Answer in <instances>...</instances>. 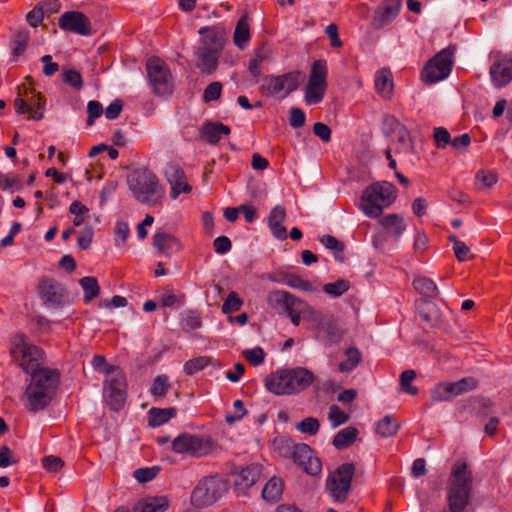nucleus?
<instances>
[{
  "instance_id": "nucleus-34",
  "label": "nucleus",
  "mask_w": 512,
  "mask_h": 512,
  "mask_svg": "<svg viewBox=\"0 0 512 512\" xmlns=\"http://www.w3.org/2000/svg\"><path fill=\"white\" fill-rule=\"evenodd\" d=\"M177 410L174 407L156 408L153 407L148 411V425L150 427H159L174 418Z\"/></svg>"
},
{
  "instance_id": "nucleus-49",
  "label": "nucleus",
  "mask_w": 512,
  "mask_h": 512,
  "mask_svg": "<svg viewBox=\"0 0 512 512\" xmlns=\"http://www.w3.org/2000/svg\"><path fill=\"white\" fill-rule=\"evenodd\" d=\"M350 288V283L344 279H338L333 283H327L323 286V291L331 296L339 297Z\"/></svg>"
},
{
  "instance_id": "nucleus-28",
  "label": "nucleus",
  "mask_w": 512,
  "mask_h": 512,
  "mask_svg": "<svg viewBox=\"0 0 512 512\" xmlns=\"http://www.w3.org/2000/svg\"><path fill=\"white\" fill-rule=\"evenodd\" d=\"M284 491V481L278 476L271 477L264 485L262 490V498L271 503L278 502Z\"/></svg>"
},
{
  "instance_id": "nucleus-60",
  "label": "nucleus",
  "mask_w": 512,
  "mask_h": 512,
  "mask_svg": "<svg viewBox=\"0 0 512 512\" xmlns=\"http://www.w3.org/2000/svg\"><path fill=\"white\" fill-rule=\"evenodd\" d=\"M44 7L45 6H42V2H40L28 12L26 20L32 27H37L43 21L45 15Z\"/></svg>"
},
{
  "instance_id": "nucleus-11",
  "label": "nucleus",
  "mask_w": 512,
  "mask_h": 512,
  "mask_svg": "<svg viewBox=\"0 0 512 512\" xmlns=\"http://www.w3.org/2000/svg\"><path fill=\"white\" fill-rule=\"evenodd\" d=\"M18 95L14 100L16 113L23 115L29 113V119L39 121L44 117L46 98L41 92H36L34 87H18Z\"/></svg>"
},
{
  "instance_id": "nucleus-62",
  "label": "nucleus",
  "mask_w": 512,
  "mask_h": 512,
  "mask_svg": "<svg viewBox=\"0 0 512 512\" xmlns=\"http://www.w3.org/2000/svg\"><path fill=\"white\" fill-rule=\"evenodd\" d=\"M433 138L437 148H445L451 142L450 133L444 127L434 128Z\"/></svg>"
},
{
  "instance_id": "nucleus-24",
  "label": "nucleus",
  "mask_w": 512,
  "mask_h": 512,
  "mask_svg": "<svg viewBox=\"0 0 512 512\" xmlns=\"http://www.w3.org/2000/svg\"><path fill=\"white\" fill-rule=\"evenodd\" d=\"M231 134V128L222 122H214L207 120L203 123L199 130L201 140L211 145H217L222 135L228 136Z\"/></svg>"
},
{
  "instance_id": "nucleus-35",
  "label": "nucleus",
  "mask_w": 512,
  "mask_h": 512,
  "mask_svg": "<svg viewBox=\"0 0 512 512\" xmlns=\"http://www.w3.org/2000/svg\"><path fill=\"white\" fill-rule=\"evenodd\" d=\"M413 287L426 299H434L439 295V290L434 281L426 276L415 277Z\"/></svg>"
},
{
  "instance_id": "nucleus-25",
  "label": "nucleus",
  "mask_w": 512,
  "mask_h": 512,
  "mask_svg": "<svg viewBox=\"0 0 512 512\" xmlns=\"http://www.w3.org/2000/svg\"><path fill=\"white\" fill-rule=\"evenodd\" d=\"M220 51L216 49L200 47L197 52V58L200 61L198 67L203 73L212 74L218 67V61L221 56Z\"/></svg>"
},
{
  "instance_id": "nucleus-47",
  "label": "nucleus",
  "mask_w": 512,
  "mask_h": 512,
  "mask_svg": "<svg viewBox=\"0 0 512 512\" xmlns=\"http://www.w3.org/2000/svg\"><path fill=\"white\" fill-rule=\"evenodd\" d=\"M170 387L168 376L158 375L153 381L150 392L154 398H162L167 394Z\"/></svg>"
},
{
  "instance_id": "nucleus-31",
  "label": "nucleus",
  "mask_w": 512,
  "mask_h": 512,
  "mask_svg": "<svg viewBox=\"0 0 512 512\" xmlns=\"http://www.w3.org/2000/svg\"><path fill=\"white\" fill-rule=\"evenodd\" d=\"M312 319L317 322L318 327L322 329L330 339H334L340 336L339 327L333 316L323 315L318 311H312Z\"/></svg>"
},
{
  "instance_id": "nucleus-26",
  "label": "nucleus",
  "mask_w": 512,
  "mask_h": 512,
  "mask_svg": "<svg viewBox=\"0 0 512 512\" xmlns=\"http://www.w3.org/2000/svg\"><path fill=\"white\" fill-rule=\"evenodd\" d=\"M168 505L165 496L148 497L138 501L133 507V512H164Z\"/></svg>"
},
{
  "instance_id": "nucleus-38",
  "label": "nucleus",
  "mask_w": 512,
  "mask_h": 512,
  "mask_svg": "<svg viewBox=\"0 0 512 512\" xmlns=\"http://www.w3.org/2000/svg\"><path fill=\"white\" fill-rule=\"evenodd\" d=\"M327 90V84L317 83L308 81L305 88V101L307 104H318L320 103Z\"/></svg>"
},
{
  "instance_id": "nucleus-36",
  "label": "nucleus",
  "mask_w": 512,
  "mask_h": 512,
  "mask_svg": "<svg viewBox=\"0 0 512 512\" xmlns=\"http://www.w3.org/2000/svg\"><path fill=\"white\" fill-rule=\"evenodd\" d=\"M359 434L356 427L349 426L341 429L333 438L332 444L338 450H343L350 447Z\"/></svg>"
},
{
  "instance_id": "nucleus-42",
  "label": "nucleus",
  "mask_w": 512,
  "mask_h": 512,
  "mask_svg": "<svg viewBox=\"0 0 512 512\" xmlns=\"http://www.w3.org/2000/svg\"><path fill=\"white\" fill-rule=\"evenodd\" d=\"M328 68L325 60L319 59L313 62L308 81L327 84Z\"/></svg>"
},
{
  "instance_id": "nucleus-46",
  "label": "nucleus",
  "mask_w": 512,
  "mask_h": 512,
  "mask_svg": "<svg viewBox=\"0 0 512 512\" xmlns=\"http://www.w3.org/2000/svg\"><path fill=\"white\" fill-rule=\"evenodd\" d=\"M419 316L425 323L430 326H436L439 322V316L435 309V305L428 304L426 301L423 302L422 306H419Z\"/></svg>"
},
{
  "instance_id": "nucleus-6",
  "label": "nucleus",
  "mask_w": 512,
  "mask_h": 512,
  "mask_svg": "<svg viewBox=\"0 0 512 512\" xmlns=\"http://www.w3.org/2000/svg\"><path fill=\"white\" fill-rule=\"evenodd\" d=\"M171 448L177 454L201 458L214 450L215 442L211 436L182 433L172 441Z\"/></svg>"
},
{
  "instance_id": "nucleus-63",
  "label": "nucleus",
  "mask_w": 512,
  "mask_h": 512,
  "mask_svg": "<svg viewBox=\"0 0 512 512\" xmlns=\"http://www.w3.org/2000/svg\"><path fill=\"white\" fill-rule=\"evenodd\" d=\"M325 33L330 40V45L332 48L339 49L343 47V42L339 37V28L335 23L329 24L325 28Z\"/></svg>"
},
{
  "instance_id": "nucleus-15",
  "label": "nucleus",
  "mask_w": 512,
  "mask_h": 512,
  "mask_svg": "<svg viewBox=\"0 0 512 512\" xmlns=\"http://www.w3.org/2000/svg\"><path fill=\"white\" fill-rule=\"evenodd\" d=\"M37 292L45 305L61 307L66 302V289L54 278H41L37 285Z\"/></svg>"
},
{
  "instance_id": "nucleus-58",
  "label": "nucleus",
  "mask_w": 512,
  "mask_h": 512,
  "mask_svg": "<svg viewBox=\"0 0 512 512\" xmlns=\"http://www.w3.org/2000/svg\"><path fill=\"white\" fill-rule=\"evenodd\" d=\"M243 304L242 299L234 291L230 292L222 305V311L225 314L240 310Z\"/></svg>"
},
{
  "instance_id": "nucleus-41",
  "label": "nucleus",
  "mask_w": 512,
  "mask_h": 512,
  "mask_svg": "<svg viewBox=\"0 0 512 512\" xmlns=\"http://www.w3.org/2000/svg\"><path fill=\"white\" fill-rule=\"evenodd\" d=\"M400 428V424L392 416H385L376 426V432L382 437H392L396 435Z\"/></svg>"
},
{
  "instance_id": "nucleus-54",
  "label": "nucleus",
  "mask_w": 512,
  "mask_h": 512,
  "mask_svg": "<svg viewBox=\"0 0 512 512\" xmlns=\"http://www.w3.org/2000/svg\"><path fill=\"white\" fill-rule=\"evenodd\" d=\"M328 418L332 423L333 427H338L349 420V414L341 410V408L333 404L329 407Z\"/></svg>"
},
{
  "instance_id": "nucleus-59",
  "label": "nucleus",
  "mask_w": 512,
  "mask_h": 512,
  "mask_svg": "<svg viewBox=\"0 0 512 512\" xmlns=\"http://www.w3.org/2000/svg\"><path fill=\"white\" fill-rule=\"evenodd\" d=\"M222 84L220 82L210 83L204 90L202 99L205 103L216 101L221 97Z\"/></svg>"
},
{
  "instance_id": "nucleus-45",
  "label": "nucleus",
  "mask_w": 512,
  "mask_h": 512,
  "mask_svg": "<svg viewBox=\"0 0 512 512\" xmlns=\"http://www.w3.org/2000/svg\"><path fill=\"white\" fill-rule=\"evenodd\" d=\"M212 363V357L198 356L185 362L183 370L186 375H193Z\"/></svg>"
},
{
  "instance_id": "nucleus-55",
  "label": "nucleus",
  "mask_w": 512,
  "mask_h": 512,
  "mask_svg": "<svg viewBox=\"0 0 512 512\" xmlns=\"http://www.w3.org/2000/svg\"><path fill=\"white\" fill-rule=\"evenodd\" d=\"M296 428L302 433L316 435L320 429V422L317 418L306 417L297 423Z\"/></svg>"
},
{
  "instance_id": "nucleus-22",
  "label": "nucleus",
  "mask_w": 512,
  "mask_h": 512,
  "mask_svg": "<svg viewBox=\"0 0 512 512\" xmlns=\"http://www.w3.org/2000/svg\"><path fill=\"white\" fill-rule=\"evenodd\" d=\"M263 466L258 463H251L235 475V489L245 494L260 478Z\"/></svg>"
},
{
  "instance_id": "nucleus-50",
  "label": "nucleus",
  "mask_w": 512,
  "mask_h": 512,
  "mask_svg": "<svg viewBox=\"0 0 512 512\" xmlns=\"http://www.w3.org/2000/svg\"><path fill=\"white\" fill-rule=\"evenodd\" d=\"M476 185L479 189L490 188L498 180L497 174L491 170H480L476 173Z\"/></svg>"
},
{
  "instance_id": "nucleus-16",
  "label": "nucleus",
  "mask_w": 512,
  "mask_h": 512,
  "mask_svg": "<svg viewBox=\"0 0 512 512\" xmlns=\"http://www.w3.org/2000/svg\"><path fill=\"white\" fill-rule=\"evenodd\" d=\"M292 461L310 476H317L322 472V461L308 444L298 443V450Z\"/></svg>"
},
{
  "instance_id": "nucleus-57",
  "label": "nucleus",
  "mask_w": 512,
  "mask_h": 512,
  "mask_svg": "<svg viewBox=\"0 0 512 512\" xmlns=\"http://www.w3.org/2000/svg\"><path fill=\"white\" fill-rule=\"evenodd\" d=\"M244 359L253 366H258L264 362L265 352L261 347L246 349L242 352Z\"/></svg>"
},
{
  "instance_id": "nucleus-53",
  "label": "nucleus",
  "mask_w": 512,
  "mask_h": 512,
  "mask_svg": "<svg viewBox=\"0 0 512 512\" xmlns=\"http://www.w3.org/2000/svg\"><path fill=\"white\" fill-rule=\"evenodd\" d=\"M91 363L94 369L105 374L106 377L120 369L118 366L107 363L106 358L103 355H94Z\"/></svg>"
},
{
  "instance_id": "nucleus-56",
  "label": "nucleus",
  "mask_w": 512,
  "mask_h": 512,
  "mask_svg": "<svg viewBox=\"0 0 512 512\" xmlns=\"http://www.w3.org/2000/svg\"><path fill=\"white\" fill-rule=\"evenodd\" d=\"M62 81L76 90H80L83 87L82 75L75 69L65 70L62 74Z\"/></svg>"
},
{
  "instance_id": "nucleus-5",
  "label": "nucleus",
  "mask_w": 512,
  "mask_h": 512,
  "mask_svg": "<svg viewBox=\"0 0 512 512\" xmlns=\"http://www.w3.org/2000/svg\"><path fill=\"white\" fill-rule=\"evenodd\" d=\"M267 301L271 307L281 308L295 326L300 324L302 312L307 311L312 316V311H315L302 299L283 290L270 291L267 295Z\"/></svg>"
},
{
  "instance_id": "nucleus-9",
  "label": "nucleus",
  "mask_w": 512,
  "mask_h": 512,
  "mask_svg": "<svg viewBox=\"0 0 512 512\" xmlns=\"http://www.w3.org/2000/svg\"><path fill=\"white\" fill-rule=\"evenodd\" d=\"M454 46H449L435 54L425 64L421 79L426 84H433L449 76L453 66Z\"/></svg>"
},
{
  "instance_id": "nucleus-44",
  "label": "nucleus",
  "mask_w": 512,
  "mask_h": 512,
  "mask_svg": "<svg viewBox=\"0 0 512 512\" xmlns=\"http://www.w3.org/2000/svg\"><path fill=\"white\" fill-rule=\"evenodd\" d=\"M345 354L346 359L339 363L338 369L341 372H350L360 363L361 353L357 348L350 347Z\"/></svg>"
},
{
  "instance_id": "nucleus-40",
  "label": "nucleus",
  "mask_w": 512,
  "mask_h": 512,
  "mask_svg": "<svg viewBox=\"0 0 512 512\" xmlns=\"http://www.w3.org/2000/svg\"><path fill=\"white\" fill-rule=\"evenodd\" d=\"M81 287L84 291V301L86 303L92 301L94 298L98 297L100 294V286L98 281L93 276H86L80 279L79 281Z\"/></svg>"
},
{
  "instance_id": "nucleus-61",
  "label": "nucleus",
  "mask_w": 512,
  "mask_h": 512,
  "mask_svg": "<svg viewBox=\"0 0 512 512\" xmlns=\"http://www.w3.org/2000/svg\"><path fill=\"white\" fill-rule=\"evenodd\" d=\"M159 470L160 469L157 466L150 468H139L134 471V477L140 483H146L153 480L157 476Z\"/></svg>"
},
{
  "instance_id": "nucleus-18",
  "label": "nucleus",
  "mask_w": 512,
  "mask_h": 512,
  "mask_svg": "<svg viewBox=\"0 0 512 512\" xmlns=\"http://www.w3.org/2000/svg\"><path fill=\"white\" fill-rule=\"evenodd\" d=\"M385 205L384 195L378 191L376 184L369 185L362 193L360 208L371 218H378L382 215Z\"/></svg>"
},
{
  "instance_id": "nucleus-52",
  "label": "nucleus",
  "mask_w": 512,
  "mask_h": 512,
  "mask_svg": "<svg viewBox=\"0 0 512 512\" xmlns=\"http://www.w3.org/2000/svg\"><path fill=\"white\" fill-rule=\"evenodd\" d=\"M405 127L396 117L393 115H385L382 121V130L384 134L388 137L396 134Z\"/></svg>"
},
{
  "instance_id": "nucleus-33",
  "label": "nucleus",
  "mask_w": 512,
  "mask_h": 512,
  "mask_svg": "<svg viewBox=\"0 0 512 512\" xmlns=\"http://www.w3.org/2000/svg\"><path fill=\"white\" fill-rule=\"evenodd\" d=\"M279 276L281 279H275L273 276H269V279L273 282L284 283L291 288L299 289L302 291H312V285L308 280L303 279L301 276L289 273V272H280Z\"/></svg>"
},
{
  "instance_id": "nucleus-30",
  "label": "nucleus",
  "mask_w": 512,
  "mask_h": 512,
  "mask_svg": "<svg viewBox=\"0 0 512 512\" xmlns=\"http://www.w3.org/2000/svg\"><path fill=\"white\" fill-rule=\"evenodd\" d=\"M251 39L250 26L248 23L247 15H242L237 21L235 31L233 34L234 44L240 49L244 50Z\"/></svg>"
},
{
  "instance_id": "nucleus-10",
  "label": "nucleus",
  "mask_w": 512,
  "mask_h": 512,
  "mask_svg": "<svg viewBox=\"0 0 512 512\" xmlns=\"http://www.w3.org/2000/svg\"><path fill=\"white\" fill-rule=\"evenodd\" d=\"M127 378L120 368L104 380L103 396L109 409L115 412L122 410L127 400Z\"/></svg>"
},
{
  "instance_id": "nucleus-3",
  "label": "nucleus",
  "mask_w": 512,
  "mask_h": 512,
  "mask_svg": "<svg viewBox=\"0 0 512 512\" xmlns=\"http://www.w3.org/2000/svg\"><path fill=\"white\" fill-rule=\"evenodd\" d=\"M473 474L465 461H456L452 467L447 488V505L450 512H464L470 504Z\"/></svg>"
},
{
  "instance_id": "nucleus-37",
  "label": "nucleus",
  "mask_w": 512,
  "mask_h": 512,
  "mask_svg": "<svg viewBox=\"0 0 512 512\" xmlns=\"http://www.w3.org/2000/svg\"><path fill=\"white\" fill-rule=\"evenodd\" d=\"M273 446L281 457L291 460L295 458L296 450H298V443L285 436L276 437L273 441Z\"/></svg>"
},
{
  "instance_id": "nucleus-51",
  "label": "nucleus",
  "mask_w": 512,
  "mask_h": 512,
  "mask_svg": "<svg viewBox=\"0 0 512 512\" xmlns=\"http://www.w3.org/2000/svg\"><path fill=\"white\" fill-rule=\"evenodd\" d=\"M415 378H416V372L414 370L408 369V370L403 371L400 375L401 389L410 395H417L418 388L411 385V382Z\"/></svg>"
},
{
  "instance_id": "nucleus-39",
  "label": "nucleus",
  "mask_w": 512,
  "mask_h": 512,
  "mask_svg": "<svg viewBox=\"0 0 512 512\" xmlns=\"http://www.w3.org/2000/svg\"><path fill=\"white\" fill-rule=\"evenodd\" d=\"M321 244H323L327 249L333 251L334 258L336 261L343 262L345 260L344 250L345 244L340 241L336 237L326 234L322 235L319 238Z\"/></svg>"
},
{
  "instance_id": "nucleus-7",
  "label": "nucleus",
  "mask_w": 512,
  "mask_h": 512,
  "mask_svg": "<svg viewBox=\"0 0 512 512\" xmlns=\"http://www.w3.org/2000/svg\"><path fill=\"white\" fill-rule=\"evenodd\" d=\"M226 492L225 482L218 476H207L201 479L191 494V503L196 508L214 504Z\"/></svg>"
},
{
  "instance_id": "nucleus-27",
  "label": "nucleus",
  "mask_w": 512,
  "mask_h": 512,
  "mask_svg": "<svg viewBox=\"0 0 512 512\" xmlns=\"http://www.w3.org/2000/svg\"><path fill=\"white\" fill-rule=\"evenodd\" d=\"M379 224L387 233L391 234L395 238H399L406 229V224L403 217L395 213L387 214L381 217L379 219Z\"/></svg>"
},
{
  "instance_id": "nucleus-48",
  "label": "nucleus",
  "mask_w": 512,
  "mask_h": 512,
  "mask_svg": "<svg viewBox=\"0 0 512 512\" xmlns=\"http://www.w3.org/2000/svg\"><path fill=\"white\" fill-rule=\"evenodd\" d=\"M375 184L378 191L384 195L385 205L390 206L397 198L396 186L387 181L375 182Z\"/></svg>"
},
{
  "instance_id": "nucleus-14",
  "label": "nucleus",
  "mask_w": 512,
  "mask_h": 512,
  "mask_svg": "<svg viewBox=\"0 0 512 512\" xmlns=\"http://www.w3.org/2000/svg\"><path fill=\"white\" fill-rule=\"evenodd\" d=\"M477 386L478 380L474 377H465L456 382L439 383L432 390L431 398L434 401H449L455 396L474 390Z\"/></svg>"
},
{
  "instance_id": "nucleus-8",
  "label": "nucleus",
  "mask_w": 512,
  "mask_h": 512,
  "mask_svg": "<svg viewBox=\"0 0 512 512\" xmlns=\"http://www.w3.org/2000/svg\"><path fill=\"white\" fill-rule=\"evenodd\" d=\"M146 71L153 92L158 96H168L173 93V76L166 62L157 56L148 59Z\"/></svg>"
},
{
  "instance_id": "nucleus-64",
  "label": "nucleus",
  "mask_w": 512,
  "mask_h": 512,
  "mask_svg": "<svg viewBox=\"0 0 512 512\" xmlns=\"http://www.w3.org/2000/svg\"><path fill=\"white\" fill-rule=\"evenodd\" d=\"M94 230L92 226H86L80 232L78 236L77 243L81 250H87L93 240Z\"/></svg>"
},
{
  "instance_id": "nucleus-4",
  "label": "nucleus",
  "mask_w": 512,
  "mask_h": 512,
  "mask_svg": "<svg viewBox=\"0 0 512 512\" xmlns=\"http://www.w3.org/2000/svg\"><path fill=\"white\" fill-rule=\"evenodd\" d=\"M128 184L135 198L141 203L157 204L163 198L164 191L157 176L148 169L134 171Z\"/></svg>"
},
{
  "instance_id": "nucleus-13",
  "label": "nucleus",
  "mask_w": 512,
  "mask_h": 512,
  "mask_svg": "<svg viewBox=\"0 0 512 512\" xmlns=\"http://www.w3.org/2000/svg\"><path fill=\"white\" fill-rule=\"evenodd\" d=\"M354 474V464L343 463L328 476L326 488L335 501L342 503L347 500Z\"/></svg>"
},
{
  "instance_id": "nucleus-1",
  "label": "nucleus",
  "mask_w": 512,
  "mask_h": 512,
  "mask_svg": "<svg viewBox=\"0 0 512 512\" xmlns=\"http://www.w3.org/2000/svg\"><path fill=\"white\" fill-rule=\"evenodd\" d=\"M9 353L13 361L25 372L31 374L25 390V408L32 413L44 410L54 399L59 383L60 371L40 367L45 351L33 344L23 332L13 334L9 339Z\"/></svg>"
},
{
  "instance_id": "nucleus-19",
  "label": "nucleus",
  "mask_w": 512,
  "mask_h": 512,
  "mask_svg": "<svg viewBox=\"0 0 512 512\" xmlns=\"http://www.w3.org/2000/svg\"><path fill=\"white\" fill-rule=\"evenodd\" d=\"M164 175L171 185V197L177 198L181 193H190L192 187L188 184L183 168L177 162H169Z\"/></svg>"
},
{
  "instance_id": "nucleus-12",
  "label": "nucleus",
  "mask_w": 512,
  "mask_h": 512,
  "mask_svg": "<svg viewBox=\"0 0 512 512\" xmlns=\"http://www.w3.org/2000/svg\"><path fill=\"white\" fill-rule=\"evenodd\" d=\"M300 78V71H292L278 76L267 75L263 79L260 92L262 95L269 97L279 96L283 93L280 96V98L283 99L291 92L298 89L300 86Z\"/></svg>"
},
{
  "instance_id": "nucleus-32",
  "label": "nucleus",
  "mask_w": 512,
  "mask_h": 512,
  "mask_svg": "<svg viewBox=\"0 0 512 512\" xmlns=\"http://www.w3.org/2000/svg\"><path fill=\"white\" fill-rule=\"evenodd\" d=\"M375 89L382 98H391L393 94V79L389 70L382 69L377 72L375 77Z\"/></svg>"
},
{
  "instance_id": "nucleus-17",
  "label": "nucleus",
  "mask_w": 512,
  "mask_h": 512,
  "mask_svg": "<svg viewBox=\"0 0 512 512\" xmlns=\"http://www.w3.org/2000/svg\"><path fill=\"white\" fill-rule=\"evenodd\" d=\"M59 27L68 32L88 36L92 34L89 18L80 11H67L61 15L58 21Z\"/></svg>"
},
{
  "instance_id": "nucleus-21",
  "label": "nucleus",
  "mask_w": 512,
  "mask_h": 512,
  "mask_svg": "<svg viewBox=\"0 0 512 512\" xmlns=\"http://www.w3.org/2000/svg\"><path fill=\"white\" fill-rule=\"evenodd\" d=\"M198 33L202 36L203 48L216 49L222 52L227 35L224 25L204 26L198 30Z\"/></svg>"
},
{
  "instance_id": "nucleus-23",
  "label": "nucleus",
  "mask_w": 512,
  "mask_h": 512,
  "mask_svg": "<svg viewBox=\"0 0 512 512\" xmlns=\"http://www.w3.org/2000/svg\"><path fill=\"white\" fill-rule=\"evenodd\" d=\"M490 76L496 87H504L512 80V57H501L490 67Z\"/></svg>"
},
{
  "instance_id": "nucleus-20",
  "label": "nucleus",
  "mask_w": 512,
  "mask_h": 512,
  "mask_svg": "<svg viewBox=\"0 0 512 512\" xmlns=\"http://www.w3.org/2000/svg\"><path fill=\"white\" fill-rule=\"evenodd\" d=\"M401 0H385L374 13L371 25L379 30L390 24L399 14Z\"/></svg>"
},
{
  "instance_id": "nucleus-43",
  "label": "nucleus",
  "mask_w": 512,
  "mask_h": 512,
  "mask_svg": "<svg viewBox=\"0 0 512 512\" xmlns=\"http://www.w3.org/2000/svg\"><path fill=\"white\" fill-rule=\"evenodd\" d=\"M29 40H30V35H29L28 30H26V29L19 30L15 34V36L12 40V43H11L12 54L15 57L21 56L26 51Z\"/></svg>"
},
{
  "instance_id": "nucleus-2",
  "label": "nucleus",
  "mask_w": 512,
  "mask_h": 512,
  "mask_svg": "<svg viewBox=\"0 0 512 512\" xmlns=\"http://www.w3.org/2000/svg\"><path fill=\"white\" fill-rule=\"evenodd\" d=\"M315 380L313 372L304 367L279 369L264 379L266 389L277 395H294L308 389Z\"/></svg>"
},
{
  "instance_id": "nucleus-29",
  "label": "nucleus",
  "mask_w": 512,
  "mask_h": 512,
  "mask_svg": "<svg viewBox=\"0 0 512 512\" xmlns=\"http://www.w3.org/2000/svg\"><path fill=\"white\" fill-rule=\"evenodd\" d=\"M153 246L161 253L168 255L170 250L181 249L180 241L166 232H157L153 236Z\"/></svg>"
}]
</instances>
